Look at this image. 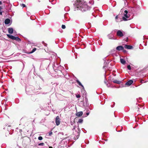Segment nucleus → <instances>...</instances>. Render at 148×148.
Returning a JSON list of instances; mask_svg holds the SVG:
<instances>
[{
	"label": "nucleus",
	"mask_w": 148,
	"mask_h": 148,
	"mask_svg": "<svg viewBox=\"0 0 148 148\" xmlns=\"http://www.w3.org/2000/svg\"><path fill=\"white\" fill-rule=\"evenodd\" d=\"M74 5L78 9L77 10H80L82 12H85L90 9V7L87 5L86 3L83 1L77 0Z\"/></svg>",
	"instance_id": "f257e3e1"
},
{
	"label": "nucleus",
	"mask_w": 148,
	"mask_h": 148,
	"mask_svg": "<svg viewBox=\"0 0 148 148\" xmlns=\"http://www.w3.org/2000/svg\"><path fill=\"white\" fill-rule=\"evenodd\" d=\"M77 128V127H74L73 130H75V132H73V134L75 135L74 136V139H77L79 136L80 134V130L77 127L76 128H76Z\"/></svg>",
	"instance_id": "f03ea898"
},
{
	"label": "nucleus",
	"mask_w": 148,
	"mask_h": 148,
	"mask_svg": "<svg viewBox=\"0 0 148 148\" xmlns=\"http://www.w3.org/2000/svg\"><path fill=\"white\" fill-rule=\"evenodd\" d=\"M124 14L125 16L123 17V20L124 21H127V18H128L130 17V15L128 14V11L126 10L124 11Z\"/></svg>",
	"instance_id": "7ed1b4c3"
},
{
	"label": "nucleus",
	"mask_w": 148,
	"mask_h": 148,
	"mask_svg": "<svg viewBox=\"0 0 148 148\" xmlns=\"http://www.w3.org/2000/svg\"><path fill=\"white\" fill-rule=\"evenodd\" d=\"M116 35L120 37H122L124 36V34L120 30H118L117 32Z\"/></svg>",
	"instance_id": "20e7f679"
},
{
	"label": "nucleus",
	"mask_w": 148,
	"mask_h": 148,
	"mask_svg": "<svg viewBox=\"0 0 148 148\" xmlns=\"http://www.w3.org/2000/svg\"><path fill=\"white\" fill-rule=\"evenodd\" d=\"M60 117L59 116H58L56 117V125H58L60 124Z\"/></svg>",
	"instance_id": "39448f33"
},
{
	"label": "nucleus",
	"mask_w": 148,
	"mask_h": 148,
	"mask_svg": "<svg viewBox=\"0 0 148 148\" xmlns=\"http://www.w3.org/2000/svg\"><path fill=\"white\" fill-rule=\"evenodd\" d=\"M124 48L126 49H132L133 47L132 46L125 45L124 46Z\"/></svg>",
	"instance_id": "423d86ee"
},
{
	"label": "nucleus",
	"mask_w": 148,
	"mask_h": 148,
	"mask_svg": "<svg viewBox=\"0 0 148 148\" xmlns=\"http://www.w3.org/2000/svg\"><path fill=\"white\" fill-rule=\"evenodd\" d=\"M116 49L118 51L122 50H123L124 48L121 46H119L116 47Z\"/></svg>",
	"instance_id": "0eeeda50"
},
{
	"label": "nucleus",
	"mask_w": 148,
	"mask_h": 148,
	"mask_svg": "<svg viewBox=\"0 0 148 148\" xmlns=\"http://www.w3.org/2000/svg\"><path fill=\"white\" fill-rule=\"evenodd\" d=\"M133 82V81L132 80H130L128 81L125 83V84L127 85L130 86L132 84Z\"/></svg>",
	"instance_id": "6e6552de"
},
{
	"label": "nucleus",
	"mask_w": 148,
	"mask_h": 148,
	"mask_svg": "<svg viewBox=\"0 0 148 148\" xmlns=\"http://www.w3.org/2000/svg\"><path fill=\"white\" fill-rule=\"evenodd\" d=\"M13 29L12 28H10L8 29V33L10 34H12L13 32Z\"/></svg>",
	"instance_id": "1a4fd4ad"
},
{
	"label": "nucleus",
	"mask_w": 148,
	"mask_h": 148,
	"mask_svg": "<svg viewBox=\"0 0 148 148\" xmlns=\"http://www.w3.org/2000/svg\"><path fill=\"white\" fill-rule=\"evenodd\" d=\"M7 36L9 38L12 39V40H14L15 37L14 36H12L10 34H7Z\"/></svg>",
	"instance_id": "9d476101"
},
{
	"label": "nucleus",
	"mask_w": 148,
	"mask_h": 148,
	"mask_svg": "<svg viewBox=\"0 0 148 148\" xmlns=\"http://www.w3.org/2000/svg\"><path fill=\"white\" fill-rule=\"evenodd\" d=\"M83 112L82 111L79 112H77L76 114V115L78 116H80L82 115Z\"/></svg>",
	"instance_id": "9b49d317"
},
{
	"label": "nucleus",
	"mask_w": 148,
	"mask_h": 148,
	"mask_svg": "<svg viewBox=\"0 0 148 148\" xmlns=\"http://www.w3.org/2000/svg\"><path fill=\"white\" fill-rule=\"evenodd\" d=\"M10 22V20L9 18L6 19L5 21V24L8 25L9 23Z\"/></svg>",
	"instance_id": "f8f14e48"
},
{
	"label": "nucleus",
	"mask_w": 148,
	"mask_h": 148,
	"mask_svg": "<svg viewBox=\"0 0 148 148\" xmlns=\"http://www.w3.org/2000/svg\"><path fill=\"white\" fill-rule=\"evenodd\" d=\"M113 82L114 83H116L117 84H120L121 83V81H118L116 80H114L113 81Z\"/></svg>",
	"instance_id": "ddd939ff"
},
{
	"label": "nucleus",
	"mask_w": 148,
	"mask_h": 148,
	"mask_svg": "<svg viewBox=\"0 0 148 148\" xmlns=\"http://www.w3.org/2000/svg\"><path fill=\"white\" fill-rule=\"evenodd\" d=\"M120 62L121 63L123 64H125L126 63L125 61L123 59H120Z\"/></svg>",
	"instance_id": "4468645a"
},
{
	"label": "nucleus",
	"mask_w": 148,
	"mask_h": 148,
	"mask_svg": "<svg viewBox=\"0 0 148 148\" xmlns=\"http://www.w3.org/2000/svg\"><path fill=\"white\" fill-rule=\"evenodd\" d=\"M77 82L78 83V84L79 85L82 86L83 88L84 89V87L82 85V84H81V83L78 80H77Z\"/></svg>",
	"instance_id": "2eb2a0df"
},
{
	"label": "nucleus",
	"mask_w": 148,
	"mask_h": 148,
	"mask_svg": "<svg viewBox=\"0 0 148 148\" xmlns=\"http://www.w3.org/2000/svg\"><path fill=\"white\" fill-rule=\"evenodd\" d=\"M108 37L110 39H113V36L112 34H110L108 35Z\"/></svg>",
	"instance_id": "dca6fc26"
},
{
	"label": "nucleus",
	"mask_w": 148,
	"mask_h": 148,
	"mask_svg": "<svg viewBox=\"0 0 148 148\" xmlns=\"http://www.w3.org/2000/svg\"><path fill=\"white\" fill-rule=\"evenodd\" d=\"M14 40H16L18 41H20L21 40L18 37H15Z\"/></svg>",
	"instance_id": "f3484780"
},
{
	"label": "nucleus",
	"mask_w": 148,
	"mask_h": 148,
	"mask_svg": "<svg viewBox=\"0 0 148 148\" xmlns=\"http://www.w3.org/2000/svg\"><path fill=\"white\" fill-rule=\"evenodd\" d=\"M2 8L0 6V15H2V12H3L2 10Z\"/></svg>",
	"instance_id": "a211bd4d"
},
{
	"label": "nucleus",
	"mask_w": 148,
	"mask_h": 148,
	"mask_svg": "<svg viewBox=\"0 0 148 148\" xmlns=\"http://www.w3.org/2000/svg\"><path fill=\"white\" fill-rule=\"evenodd\" d=\"M83 120L82 119H79L78 123H82Z\"/></svg>",
	"instance_id": "6ab92c4d"
},
{
	"label": "nucleus",
	"mask_w": 148,
	"mask_h": 148,
	"mask_svg": "<svg viewBox=\"0 0 148 148\" xmlns=\"http://www.w3.org/2000/svg\"><path fill=\"white\" fill-rule=\"evenodd\" d=\"M36 48H34L33 50H32V51L30 52V53H32L33 52H34V51H35L36 50Z\"/></svg>",
	"instance_id": "aec40b11"
},
{
	"label": "nucleus",
	"mask_w": 148,
	"mask_h": 148,
	"mask_svg": "<svg viewBox=\"0 0 148 148\" xmlns=\"http://www.w3.org/2000/svg\"><path fill=\"white\" fill-rule=\"evenodd\" d=\"M38 139L39 140H42V136H40L38 137Z\"/></svg>",
	"instance_id": "412c9836"
},
{
	"label": "nucleus",
	"mask_w": 148,
	"mask_h": 148,
	"mask_svg": "<svg viewBox=\"0 0 148 148\" xmlns=\"http://www.w3.org/2000/svg\"><path fill=\"white\" fill-rule=\"evenodd\" d=\"M44 145V143H40L39 144H38V145L39 146H43Z\"/></svg>",
	"instance_id": "4be33fe9"
},
{
	"label": "nucleus",
	"mask_w": 148,
	"mask_h": 148,
	"mask_svg": "<svg viewBox=\"0 0 148 148\" xmlns=\"http://www.w3.org/2000/svg\"><path fill=\"white\" fill-rule=\"evenodd\" d=\"M62 28L63 29H65V28H66L65 25H62Z\"/></svg>",
	"instance_id": "5701e85b"
},
{
	"label": "nucleus",
	"mask_w": 148,
	"mask_h": 148,
	"mask_svg": "<svg viewBox=\"0 0 148 148\" xmlns=\"http://www.w3.org/2000/svg\"><path fill=\"white\" fill-rule=\"evenodd\" d=\"M76 97L77 98H79L81 97V96L80 95L78 94V95H76Z\"/></svg>",
	"instance_id": "b1692460"
},
{
	"label": "nucleus",
	"mask_w": 148,
	"mask_h": 148,
	"mask_svg": "<svg viewBox=\"0 0 148 148\" xmlns=\"http://www.w3.org/2000/svg\"><path fill=\"white\" fill-rule=\"evenodd\" d=\"M127 68L129 70H130L131 69V66L130 65L127 66Z\"/></svg>",
	"instance_id": "393cba45"
},
{
	"label": "nucleus",
	"mask_w": 148,
	"mask_h": 148,
	"mask_svg": "<svg viewBox=\"0 0 148 148\" xmlns=\"http://www.w3.org/2000/svg\"><path fill=\"white\" fill-rule=\"evenodd\" d=\"M21 6H23V7H25L26 6V5L25 4H21Z\"/></svg>",
	"instance_id": "a878e982"
},
{
	"label": "nucleus",
	"mask_w": 148,
	"mask_h": 148,
	"mask_svg": "<svg viewBox=\"0 0 148 148\" xmlns=\"http://www.w3.org/2000/svg\"><path fill=\"white\" fill-rule=\"evenodd\" d=\"M27 15L29 16L30 15V13L29 12H27Z\"/></svg>",
	"instance_id": "bb28decb"
},
{
	"label": "nucleus",
	"mask_w": 148,
	"mask_h": 148,
	"mask_svg": "<svg viewBox=\"0 0 148 148\" xmlns=\"http://www.w3.org/2000/svg\"><path fill=\"white\" fill-rule=\"evenodd\" d=\"M146 82V81L145 82H144V80H143L141 81V82L142 83H144V82L145 83V82Z\"/></svg>",
	"instance_id": "cd10ccee"
},
{
	"label": "nucleus",
	"mask_w": 148,
	"mask_h": 148,
	"mask_svg": "<svg viewBox=\"0 0 148 148\" xmlns=\"http://www.w3.org/2000/svg\"><path fill=\"white\" fill-rule=\"evenodd\" d=\"M118 18V16H116V17H115V19H117Z\"/></svg>",
	"instance_id": "c85d7f7f"
},
{
	"label": "nucleus",
	"mask_w": 148,
	"mask_h": 148,
	"mask_svg": "<svg viewBox=\"0 0 148 148\" xmlns=\"http://www.w3.org/2000/svg\"><path fill=\"white\" fill-rule=\"evenodd\" d=\"M2 4V2L1 1H0V5H1Z\"/></svg>",
	"instance_id": "c756f323"
},
{
	"label": "nucleus",
	"mask_w": 148,
	"mask_h": 148,
	"mask_svg": "<svg viewBox=\"0 0 148 148\" xmlns=\"http://www.w3.org/2000/svg\"><path fill=\"white\" fill-rule=\"evenodd\" d=\"M52 134V132H51L49 133V135H50Z\"/></svg>",
	"instance_id": "7c9ffc66"
},
{
	"label": "nucleus",
	"mask_w": 148,
	"mask_h": 148,
	"mask_svg": "<svg viewBox=\"0 0 148 148\" xmlns=\"http://www.w3.org/2000/svg\"><path fill=\"white\" fill-rule=\"evenodd\" d=\"M89 112H87V113H86V114H87V116H88V115H89Z\"/></svg>",
	"instance_id": "2f4dec72"
},
{
	"label": "nucleus",
	"mask_w": 148,
	"mask_h": 148,
	"mask_svg": "<svg viewBox=\"0 0 148 148\" xmlns=\"http://www.w3.org/2000/svg\"><path fill=\"white\" fill-rule=\"evenodd\" d=\"M62 135L63 134V132H61L60 133Z\"/></svg>",
	"instance_id": "473e14b6"
},
{
	"label": "nucleus",
	"mask_w": 148,
	"mask_h": 148,
	"mask_svg": "<svg viewBox=\"0 0 148 148\" xmlns=\"http://www.w3.org/2000/svg\"><path fill=\"white\" fill-rule=\"evenodd\" d=\"M28 90V89H27H27H26V92H27V90Z\"/></svg>",
	"instance_id": "72a5a7b5"
},
{
	"label": "nucleus",
	"mask_w": 148,
	"mask_h": 148,
	"mask_svg": "<svg viewBox=\"0 0 148 148\" xmlns=\"http://www.w3.org/2000/svg\"><path fill=\"white\" fill-rule=\"evenodd\" d=\"M49 148H52V147H49Z\"/></svg>",
	"instance_id": "f704fd0d"
},
{
	"label": "nucleus",
	"mask_w": 148,
	"mask_h": 148,
	"mask_svg": "<svg viewBox=\"0 0 148 148\" xmlns=\"http://www.w3.org/2000/svg\"><path fill=\"white\" fill-rule=\"evenodd\" d=\"M104 82H105V84H106V82H105V81H104Z\"/></svg>",
	"instance_id": "c9c22d12"
}]
</instances>
